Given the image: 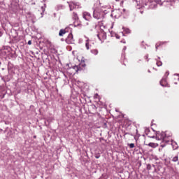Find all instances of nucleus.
I'll return each instance as SVG.
<instances>
[{
	"mask_svg": "<svg viewBox=\"0 0 179 179\" xmlns=\"http://www.w3.org/2000/svg\"><path fill=\"white\" fill-rule=\"evenodd\" d=\"M160 85L161 86H167V82L166 81L165 78H163L161 81H160Z\"/></svg>",
	"mask_w": 179,
	"mask_h": 179,
	"instance_id": "1a4fd4ad",
	"label": "nucleus"
},
{
	"mask_svg": "<svg viewBox=\"0 0 179 179\" xmlns=\"http://www.w3.org/2000/svg\"><path fill=\"white\" fill-rule=\"evenodd\" d=\"M148 146H150V148H157V146H159V144L155 143H150L148 144Z\"/></svg>",
	"mask_w": 179,
	"mask_h": 179,
	"instance_id": "9d476101",
	"label": "nucleus"
},
{
	"mask_svg": "<svg viewBox=\"0 0 179 179\" xmlns=\"http://www.w3.org/2000/svg\"><path fill=\"white\" fill-rule=\"evenodd\" d=\"M95 157H96V159H99L100 157V156L96 155Z\"/></svg>",
	"mask_w": 179,
	"mask_h": 179,
	"instance_id": "5701e85b",
	"label": "nucleus"
},
{
	"mask_svg": "<svg viewBox=\"0 0 179 179\" xmlns=\"http://www.w3.org/2000/svg\"><path fill=\"white\" fill-rule=\"evenodd\" d=\"M116 1H118V0H116Z\"/></svg>",
	"mask_w": 179,
	"mask_h": 179,
	"instance_id": "c756f323",
	"label": "nucleus"
},
{
	"mask_svg": "<svg viewBox=\"0 0 179 179\" xmlns=\"http://www.w3.org/2000/svg\"><path fill=\"white\" fill-rule=\"evenodd\" d=\"M123 12H125V9H123Z\"/></svg>",
	"mask_w": 179,
	"mask_h": 179,
	"instance_id": "bb28decb",
	"label": "nucleus"
},
{
	"mask_svg": "<svg viewBox=\"0 0 179 179\" xmlns=\"http://www.w3.org/2000/svg\"><path fill=\"white\" fill-rule=\"evenodd\" d=\"M175 75H176L177 76H179V74H175Z\"/></svg>",
	"mask_w": 179,
	"mask_h": 179,
	"instance_id": "a878e982",
	"label": "nucleus"
},
{
	"mask_svg": "<svg viewBox=\"0 0 179 179\" xmlns=\"http://www.w3.org/2000/svg\"><path fill=\"white\" fill-rule=\"evenodd\" d=\"M98 38L101 41V40H106L107 38V34L104 31H101L100 34H97Z\"/></svg>",
	"mask_w": 179,
	"mask_h": 179,
	"instance_id": "f03ea898",
	"label": "nucleus"
},
{
	"mask_svg": "<svg viewBox=\"0 0 179 179\" xmlns=\"http://www.w3.org/2000/svg\"><path fill=\"white\" fill-rule=\"evenodd\" d=\"M73 19H74V20H79V17L76 13H73Z\"/></svg>",
	"mask_w": 179,
	"mask_h": 179,
	"instance_id": "9b49d317",
	"label": "nucleus"
},
{
	"mask_svg": "<svg viewBox=\"0 0 179 179\" xmlns=\"http://www.w3.org/2000/svg\"><path fill=\"white\" fill-rule=\"evenodd\" d=\"M28 45H31V41H28Z\"/></svg>",
	"mask_w": 179,
	"mask_h": 179,
	"instance_id": "6ab92c4d",
	"label": "nucleus"
},
{
	"mask_svg": "<svg viewBox=\"0 0 179 179\" xmlns=\"http://www.w3.org/2000/svg\"><path fill=\"white\" fill-rule=\"evenodd\" d=\"M92 54H94V55H97V54H99V50H97L96 49H94L91 50Z\"/></svg>",
	"mask_w": 179,
	"mask_h": 179,
	"instance_id": "ddd939ff",
	"label": "nucleus"
},
{
	"mask_svg": "<svg viewBox=\"0 0 179 179\" xmlns=\"http://www.w3.org/2000/svg\"><path fill=\"white\" fill-rule=\"evenodd\" d=\"M78 71H79V68L77 66H73L68 69V72H71V75H75V73H78Z\"/></svg>",
	"mask_w": 179,
	"mask_h": 179,
	"instance_id": "39448f33",
	"label": "nucleus"
},
{
	"mask_svg": "<svg viewBox=\"0 0 179 179\" xmlns=\"http://www.w3.org/2000/svg\"><path fill=\"white\" fill-rule=\"evenodd\" d=\"M129 146L130 149H133V148H135V144H134V143H130V144L129 145Z\"/></svg>",
	"mask_w": 179,
	"mask_h": 179,
	"instance_id": "dca6fc26",
	"label": "nucleus"
},
{
	"mask_svg": "<svg viewBox=\"0 0 179 179\" xmlns=\"http://www.w3.org/2000/svg\"><path fill=\"white\" fill-rule=\"evenodd\" d=\"M124 31L125 33H127V34H129V33H131V31L129 30V29H125Z\"/></svg>",
	"mask_w": 179,
	"mask_h": 179,
	"instance_id": "a211bd4d",
	"label": "nucleus"
},
{
	"mask_svg": "<svg viewBox=\"0 0 179 179\" xmlns=\"http://www.w3.org/2000/svg\"><path fill=\"white\" fill-rule=\"evenodd\" d=\"M69 8H70V10H73V9H76V8H79V4H78V3L70 2Z\"/></svg>",
	"mask_w": 179,
	"mask_h": 179,
	"instance_id": "6e6552de",
	"label": "nucleus"
},
{
	"mask_svg": "<svg viewBox=\"0 0 179 179\" xmlns=\"http://www.w3.org/2000/svg\"><path fill=\"white\" fill-rule=\"evenodd\" d=\"M85 47H86L87 50H89V40L86 41Z\"/></svg>",
	"mask_w": 179,
	"mask_h": 179,
	"instance_id": "4468645a",
	"label": "nucleus"
},
{
	"mask_svg": "<svg viewBox=\"0 0 179 179\" xmlns=\"http://www.w3.org/2000/svg\"><path fill=\"white\" fill-rule=\"evenodd\" d=\"M66 33V31L65 29H61L59 33V36H62L64 34Z\"/></svg>",
	"mask_w": 179,
	"mask_h": 179,
	"instance_id": "f8f14e48",
	"label": "nucleus"
},
{
	"mask_svg": "<svg viewBox=\"0 0 179 179\" xmlns=\"http://www.w3.org/2000/svg\"><path fill=\"white\" fill-rule=\"evenodd\" d=\"M83 17L87 22L92 19V15L88 12H84L83 13Z\"/></svg>",
	"mask_w": 179,
	"mask_h": 179,
	"instance_id": "423d86ee",
	"label": "nucleus"
},
{
	"mask_svg": "<svg viewBox=\"0 0 179 179\" xmlns=\"http://www.w3.org/2000/svg\"><path fill=\"white\" fill-rule=\"evenodd\" d=\"M170 74V73H169V71H166L165 75H166L167 76H169V75Z\"/></svg>",
	"mask_w": 179,
	"mask_h": 179,
	"instance_id": "aec40b11",
	"label": "nucleus"
},
{
	"mask_svg": "<svg viewBox=\"0 0 179 179\" xmlns=\"http://www.w3.org/2000/svg\"><path fill=\"white\" fill-rule=\"evenodd\" d=\"M166 138V133L165 132H162V133H157V139L158 141H164Z\"/></svg>",
	"mask_w": 179,
	"mask_h": 179,
	"instance_id": "7ed1b4c3",
	"label": "nucleus"
},
{
	"mask_svg": "<svg viewBox=\"0 0 179 179\" xmlns=\"http://www.w3.org/2000/svg\"><path fill=\"white\" fill-rule=\"evenodd\" d=\"M163 64L162 63V62L159 61V62H157V66H162Z\"/></svg>",
	"mask_w": 179,
	"mask_h": 179,
	"instance_id": "f3484780",
	"label": "nucleus"
},
{
	"mask_svg": "<svg viewBox=\"0 0 179 179\" xmlns=\"http://www.w3.org/2000/svg\"><path fill=\"white\" fill-rule=\"evenodd\" d=\"M85 26H89V22L85 23Z\"/></svg>",
	"mask_w": 179,
	"mask_h": 179,
	"instance_id": "4be33fe9",
	"label": "nucleus"
},
{
	"mask_svg": "<svg viewBox=\"0 0 179 179\" xmlns=\"http://www.w3.org/2000/svg\"><path fill=\"white\" fill-rule=\"evenodd\" d=\"M160 150H162L160 148L159 149V151L160 152Z\"/></svg>",
	"mask_w": 179,
	"mask_h": 179,
	"instance_id": "cd10ccee",
	"label": "nucleus"
},
{
	"mask_svg": "<svg viewBox=\"0 0 179 179\" xmlns=\"http://www.w3.org/2000/svg\"><path fill=\"white\" fill-rule=\"evenodd\" d=\"M173 162H178V157L176 156V157H174L172 159Z\"/></svg>",
	"mask_w": 179,
	"mask_h": 179,
	"instance_id": "2eb2a0df",
	"label": "nucleus"
},
{
	"mask_svg": "<svg viewBox=\"0 0 179 179\" xmlns=\"http://www.w3.org/2000/svg\"><path fill=\"white\" fill-rule=\"evenodd\" d=\"M115 37H116V38H117V39H120V36H118V35H115Z\"/></svg>",
	"mask_w": 179,
	"mask_h": 179,
	"instance_id": "412c9836",
	"label": "nucleus"
},
{
	"mask_svg": "<svg viewBox=\"0 0 179 179\" xmlns=\"http://www.w3.org/2000/svg\"><path fill=\"white\" fill-rule=\"evenodd\" d=\"M178 164H179V162L178 163Z\"/></svg>",
	"mask_w": 179,
	"mask_h": 179,
	"instance_id": "c85d7f7f",
	"label": "nucleus"
},
{
	"mask_svg": "<svg viewBox=\"0 0 179 179\" xmlns=\"http://www.w3.org/2000/svg\"><path fill=\"white\" fill-rule=\"evenodd\" d=\"M73 35L72 34H69L67 38L66 39V42L67 44H73Z\"/></svg>",
	"mask_w": 179,
	"mask_h": 179,
	"instance_id": "0eeeda50",
	"label": "nucleus"
},
{
	"mask_svg": "<svg viewBox=\"0 0 179 179\" xmlns=\"http://www.w3.org/2000/svg\"><path fill=\"white\" fill-rule=\"evenodd\" d=\"M122 13L120 10H115L112 12L111 16H114L116 19H118Z\"/></svg>",
	"mask_w": 179,
	"mask_h": 179,
	"instance_id": "20e7f679",
	"label": "nucleus"
},
{
	"mask_svg": "<svg viewBox=\"0 0 179 179\" xmlns=\"http://www.w3.org/2000/svg\"><path fill=\"white\" fill-rule=\"evenodd\" d=\"M106 9H110V6H103L101 8V10H94V14H93V17H94V19H103V17H104V15H106V13H107V10Z\"/></svg>",
	"mask_w": 179,
	"mask_h": 179,
	"instance_id": "f257e3e1",
	"label": "nucleus"
},
{
	"mask_svg": "<svg viewBox=\"0 0 179 179\" xmlns=\"http://www.w3.org/2000/svg\"><path fill=\"white\" fill-rule=\"evenodd\" d=\"M2 36V33L0 32V37Z\"/></svg>",
	"mask_w": 179,
	"mask_h": 179,
	"instance_id": "393cba45",
	"label": "nucleus"
},
{
	"mask_svg": "<svg viewBox=\"0 0 179 179\" xmlns=\"http://www.w3.org/2000/svg\"><path fill=\"white\" fill-rule=\"evenodd\" d=\"M158 47H159V45H156V50H157Z\"/></svg>",
	"mask_w": 179,
	"mask_h": 179,
	"instance_id": "b1692460",
	"label": "nucleus"
}]
</instances>
